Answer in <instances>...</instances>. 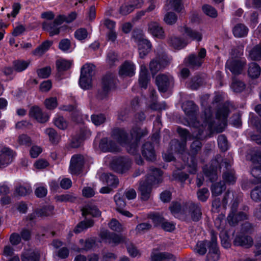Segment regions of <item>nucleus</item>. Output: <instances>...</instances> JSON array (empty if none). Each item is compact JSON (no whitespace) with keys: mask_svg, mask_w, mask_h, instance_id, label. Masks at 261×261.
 I'll list each match as a JSON object with an SVG mask.
<instances>
[{"mask_svg":"<svg viewBox=\"0 0 261 261\" xmlns=\"http://www.w3.org/2000/svg\"><path fill=\"white\" fill-rule=\"evenodd\" d=\"M101 239L102 241L109 244L117 245L125 241V238L115 233H111L108 230L101 231L100 234Z\"/></svg>","mask_w":261,"mask_h":261,"instance_id":"obj_16","label":"nucleus"},{"mask_svg":"<svg viewBox=\"0 0 261 261\" xmlns=\"http://www.w3.org/2000/svg\"><path fill=\"white\" fill-rule=\"evenodd\" d=\"M32 192L31 187L29 185H19L15 188V193L18 196H24Z\"/></svg>","mask_w":261,"mask_h":261,"instance_id":"obj_46","label":"nucleus"},{"mask_svg":"<svg viewBox=\"0 0 261 261\" xmlns=\"http://www.w3.org/2000/svg\"><path fill=\"white\" fill-rule=\"evenodd\" d=\"M206 55V50L204 48H200L197 51V55L192 54L184 60L185 64L192 69L199 68L204 62Z\"/></svg>","mask_w":261,"mask_h":261,"instance_id":"obj_7","label":"nucleus"},{"mask_svg":"<svg viewBox=\"0 0 261 261\" xmlns=\"http://www.w3.org/2000/svg\"><path fill=\"white\" fill-rule=\"evenodd\" d=\"M232 32L236 37H244L248 34V29L244 24L238 23L233 28Z\"/></svg>","mask_w":261,"mask_h":261,"instance_id":"obj_31","label":"nucleus"},{"mask_svg":"<svg viewBox=\"0 0 261 261\" xmlns=\"http://www.w3.org/2000/svg\"><path fill=\"white\" fill-rule=\"evenodd\" d=\"M242 230L244 231L243 228ZM244 231H245L244 230ZM252 238L248 235L245 234L244 232L237 234L233 241L234 245L237 246H242L245 248H249L253 245Z\"/></svg>","mask_w":261,"mask_h":261,"instance_id":"obj_17","label":"nucleus"},{"mask_svg":"<svg viewBox=\"0 0 261 261\" xmlns=\"http://www.w3.org/2000/svg\"><path fill=\"white\" fill-rule=\"evenodd\" d=\"M224 217V215H220L215 220V226L221 231L225 229L226 221Z\"/></svg>","mask_w":261,"mask_h":261,"instance_id":"obj_59","label":"nucleus"},{"mask_svg":"<svg viewBox=\"0 0 261 261\" xmlns=\"http://www.w3.org/2000/svg\"><path fill=\"white\" fill-rule=\"evenodd\" d=\"M168 253L153 252L151 255V261H164Z\"/></svg>","mask_w":261,"mask_h":261,"instance_id":"obj_64","label":"nucleus"},{"mask_svg":"<svg viewBox=\"0 0 261 261\" xmlns=\"http://www.w3.org/2000/svg\"><path fill=\"white\" fill-rule=\"evenodd\" d=\"M136 66L131 61H126L120 67L119 73L121 76L132 77L135 74Z\"/></svg>","mask_w":261,"mask_h":261,"instance_id":"obj_20","label":"nucleus"},{"mask_svg":"<svg viewBox=\"0 0 261 261\" xmlns=\"http://www.w3.org/2000/svg\"><path fill=\"white\" fill-rule=\"evenodd\" d=\"M182 108L187 116L191 120L195 118L196 113L198 111V107L192 101H188L184 103Z\"/></svg>","mask_w":261,"mask_h":261,"instance_id":"obj_23","label":"nucleus"},{"mask_svg":"<svg viewBox=\"0 0 261 261\" xmlns=\"http://www.w3.org/2000/svg\"><path fill=\"white\" fill-rule=\"evenodd\" d=\"M170 210L175 217L179 218L180 215L184 216L185 203L181 206L178 202H173L170 206Z\"/></svg>","mask_w":261,"mask_h":261,"instance_id":"obj_34","label":"nucleus"},{"mask_svg":"<svg viewBox=\"0 0 261 261\" xmlns=\"http://www.w3.org/2000/svg\"><path fill=\"white\" fill-rule=\"evenodd\" d=\"M169 3L168 6L170 7V9H173L177 12L181 11L183 8V5L181 3V0H168Z\"/></svg>","mask_w":261,"mask_h":261,"instance_id":"obj_53","label":"nucleus"},{"mask_svg":"<svg viewBox=\"0 0 261 261\" xmlns=\"http://www.w3.org/2000/svg\"><path fill=\"white\" fill-rule=\"evenodd\" d=\"M45 133L48 135L49 141L53 143H57L59 139V137L56 131L51 128L45 129Z\"/></svg>","mask_w":261,"mask_h":261,"instance_id":"obj_51","label":"nucleus"},{"mask_svg":"<svg viewBox=\"0 0 261 261\" xmlns=\"http://www.w3.org/2000/svg\"><path fill=\"white\" fill-rule=\"evenodd\" d=\"M177 130L179 135L182 138V140L179 141L177 139L172 140L170 142L171 150L174 152H178L179 153L184 155L185 157L187 155L190 156V161L189 157H187V161H185L184 159L183 160L186 165H187L188 168V172L191 174H195L197 171L195 158L190 155L188 153H185L186 146V140L189 136V133L186 129L181 127H178Z\"/></svg>","mask_w":261,"mask_h":261,"instance_id":"obj_3","label":"nucleus"},{"mask_svg":"<svg viewBox=\"0 0 261 261\" xmlns=\"http://www.w3.org/2000/svg\"><path fill=\"white\" fill-rule=\"evenodd\" d=\"M185 33L193 40L198 42L200 41L202 38V34L201 32L193 30L187 27H184Z\"/></svg>","mask_w":261,"mask_h":261,"instance_id":"obj_35","label":"nucleus"},{"mask_svg":"<svg viewBox=\"0 0 261 261\" xmlns=\"http://www.w3.org/2000/svg\"><path fill=\"white\" fill-rule=\"evenodd\" d=\"M138 3L135 4H124L122 5L119 9L120 14L125 15L131 13L135 9L141 7L143 1L142 0H138Z\"/></svg>","mask_w":261,"mask_h":261,"instance_id":"obj_28","label":"nucleus"},{"mask_svg":"<svg viewBox=\"0 0 261 261\" xmlns=\"http://www.w3.org/2000/svg\"><path fill=\"white\" fill-rule=\"evenodd\" d=\"M54 124L61 129H65L68 126L67 122L64 118L61 116H57L54 119Z\"/></svg>","mask_w":261,"mask_h":261,"instance_id":"obj_55","label":"nucleus"},{"mask_svg":"<svg viewBox=\"0 0 261 261\" xmlns=\"http://www.w3.org/2000/svg\"><path fill=\"white\" fill-rule=\"evenodd\" d=\"M229 109L227 107L223 106L220 108L216 114V119L212 118V112L210 109L204 111L203 122L199 125L198 121L193 122L196 127L193 133V137L196 140L191 145V152L196 154L201 149L202 144L199 140L205 139L207 136L210 137L213 133L222 132L227 125Z\"/></svg>","mask_w":261,"mask_h":261,"instance_id":"obj_1","label":"nucleus"},{"mask_svg":"<svg viewBox=\"0 0 261 261\" xmlns=\"http://www.w3.org/2000/svg\"><path fill=\"white\" fill-rule=\"evenodd\" d=\"M82 215L86 216L91 215L93 217H98L100 216V211L95 206L90 204H87L82 210Z\"/></svg>","mask_w":261,"mask_h":261,"instance_id":"obj_32","label":"nucleus"},{"mask_svg":"<svg viewBox=\"0 0 261 261\" xmlns=\"http://www.w3.org/2000/svg\"><path fill=\"white\" fill-rule=\"evenodd\" d=\"M155 83L160 92H166L174 86L173 77L170 74H160L156 76Z\"/></svg>","mask_w":261,"mask_h":261,"instance_id":"obj_8","label":"nucleus"},{"mask_svg":"<svg viewBox=\"0 0 261 261\" xmlns=\"http://www.w3.org/2000/svg\"><path fill=\"white\" fill-rule=\"evenodd\" d=\"M53 42L50 41H45L36 48L33 51L36 56H41L52 45Z\"/></svg>","mask_w":261,"mask_h":261,"instance_id":"obj_38","label":"nucleus"},{"mask_svg":"<svg viewBox=\"0 0 261 261\" xmlns=\"http://www.w3.org/2000/svg\"><path fill=\"white\" fill-rule=\"evenodd\" d=\"M30 116L35 118L40 123H45L48 120L49 116L42 112L38 107L35 106L31 108L29 112Z\"/></svg>","mask_w":261,"mask_h":261,"instance_id":"obj_21","label":"nucleus"},{"mask_svg":"<svg viewBox=\"0 0 261 261\" xmlns=\"http://www.w3.org/2000/svg\"><path fill=\"white\" fill-rule=\"evenodd\" d=\"M217 141L219 147L222 151H225L228 149L227 140L226 137L224 135H219Z\"/></svg>","mask_w":261,"mask_h":261,"instance_id":"obj_57","label":"nucleus"},{"mask_svg":"<svg viewBox=\"0 0 261 261\" xmlns=\"http://www.w3.org/2000/svg\"><path fill=\"white\" fill-rule=\"evenodd\" d=\"M246 64L245 59L231 58L227 61L225 67L233 74L238 75L242 73Z\"/></svg>","mask_w":261,"mask_h":261,"instance_id":"obj_13","label":"nucleus"},{"mask_svg":"<svg viewBox=\"0 0 261 261\" xmlns=\"http://www.w3.org/2000/svg\"><path fill=\"white\" fill-rule=\"evenodd\" d=\"M99 147L103 151L116 152L118 151V148L115 142L112 140H109L105 138L101 140Z\"/></svg>","mask_w":261,"mask_h":261,"instance_id":"obj_25","label":"nucleus"},{"mask_svg":"<svg viewBox=\"0 0 261 261\" xmlns=\"http://www.w3.org/2000/svg\"><path fill=\"white\" fill-rule=\"evenodd\" d=\"M149 81V75L147 68L144 65L140 66L139 84L141 88L146 89Z\"/></svg>","mask_w":261,"mask_h":261,"instance_id":"obj_27","label":"nucleus"},{"mask_svg":"<svg viewBox=\"0 0 261 261\" xmlns=\"http://www.w3.org/2000/svg\"><path fill=\"white\" fill-rule=\"evenodd\" d=\"M72 64V62L70 61L66 60H59L56 62V66L59 71H66L69 69Z\"/></svg>","mask_w":261,"mask_h":261,"instance_id":"obj_47","label":"nucleus"},{"mask_svg":"<svg viewBox=\"0 0 261 261\" xmlns=\"http://www.w3.org/2000/svg\"><path fill=\"white\" fill-rule=\"evenodd\" d=\"M248 218V214L246 212L238 213L230 212L227 216V221L230 226H235L240 221L247 220Z\"/></svg>","mask_w":261,"mask_h":261,"instance_id":"obj_18","label":"nucleus"},{"mask_svg":"<svg viewBox=\"0 0 261 261\" xmlns=\"http://www.w3.org/2000/svg\"><path fill=\"white\" fill-rule=\"evenodd\" d=\"M88 36V32L84 28H80L74 32L75 38L80 41L85 40Z\"/></svg>","mask_w":261,"mask_h":261,"instance_id":"obj_61","label":"nucleus"},{"mask_svg":"<svg viewBox=\"0 0 261 261\" xmlns=\"http://www.w3.org/2000/svg\"><path fill=\"white\" fill-rule=\"evenodd\" d=\"M230 87L234 92L240 93L244 90L246 85L243 82L233 78Z\"/></svg>","mask_w":261,"mask_h":261,"instance_id":"obj_36","label":"nucleus"},{"mask_svg":"<svg viewBox=\"0 0 261 261\" xmlns=\"http://www.w3.org/2000/svg\"><path fill=\"white\" fill-rule=\"evenodd\" d=\"M210 252L208 254V260H210V256L213 254L216 256V258L213 261H217L219 258V250L217 247V236L214 232H211V241L209 245Z\"/></svg>","mask_w":261,"mask_h":261,"instance_id":"obj_26","label":"nucleus"},{"mask_svg":"<svg viewBox=\"0 0 261 261\" xmlns=\"http://www.w3.org/2000/svg\"><path fill=\"white\" fill-rule=\"evenodd\" d=\"M94 222L92 220H87L80 222L74 228V232L79 233L83 230L93 226Z\"/></svg>","mask_w":261,"mask_h":261,"instance_id":"obj_37","label":"nucleus"},{"mask_svg":"<svg viewBox=\"0 0 261 261\" xmlns=\"http://www.w3.org/2000/svg\"><path fill=\"white\" fill-rule=\"evenodd\" d=\"M91 121L95 125L98 126L103 123L106 119L104 114H94L91 116Z\"/></svg>","mask_w":261,"mask_h":261,"instance_id":"obj_54","label":"nucleus"},{"mask_svg":"<svg viewBox=\"0 0 261 261\" xmlns=\"http://www.w3.org/2000/svg\"><path fill=\"white\" fill-rule=\"evenodd\" d=\"M141 151L142 155L146 160L153 161L155 159V152L152 143L150 142L144 143L142 146Z\"/></svg>","mask_w":261,"mask_h":261,"instance_id":"obj_22","label":"nucleus"},{"mask_svg":"<svg viewBox=\"0 0 261 261\" xmlns=\"http://www.w3.org/2000/svg\"><path fill=\"white\" fill-rule=\"evenodd\" d=\"M132 165V161L129 158L119 157L112 161L111 167L116 172L123 173L129 170Z\"/></svg>","mask_w":261,"mask_h":261,"instance_id":"obj_10","label":"nucleus"},{"mask_svg":"<svg viewBox=\"0 0 261 261\" xmlns=\"http://www.w3.org/2000/svg\"><path fill=\"white\" fill-rule=\"evenodd\" d=\"M54 207L53 205H47L36 211V215L40 217H47L54 214Z\"/></svg>","mask_w":261,"mask_h":261,"instance_id":"obj_41","label":"nucleus"},{"mask_svg":"<svg viewBox=\"0 0 261 261\" xmlns=\"http://www.w3.org/2000/svg\"><path fill=\"white\" fill-rule=\"evenodd\" d=\"M135 41L138 45L139 56L141 58H144L151 48V44L149 41L144 38L142 34L133 35Z\"/></svg>","mask_w":261,"mask_h":261,"instance_id":"obj_12","label":"nucleus"},{"mask_svg":"<svg viewBox=\"0 0 261 261\" xmlns=\"http://www.w3.org/2000/svg\"><path fill=\"white\" fill-rule=\"evenodd\" d=\"M147 134L146 129H141L138 127H135L131 129L129 136L124 128L115 127L112 130L111 137L114 141L124 146L129 153L136 154L141 138Z\"/></svg>","mask_w":261,"mask_h":261,"instance_id":"obj_2","label":"nucleus"},{"mask_svg":"<svg viewBox=\"0 0 261 261\" xmlns=\"http://www.w3.org/2000/svg\"><path fill=\"white\" fill-rule=\"evenodd\" d=\"M220 159V157L218 156L217 159L212 161L211 165L208 168L207 166L204 167L203 169L204 174L208 178L210 181L214 182L218 178L217 173L218 166H223V164H225L227 171L223 173V179L226 183L233 184L236 182V177L234 170L230 169L231 165V162H227L226 160H225L220 165L219 164V160Z\"/></svg>","mask_w":261,"mask_h":261,"instance_id":"obj_5","label":"nucleus"},{"mask_svg":"<svg viewBox=\"0 0 261 261\" xmlns=\"http://www.w3.org/2000/svg\"><path fill=\"white\" fill-rule=\"evenodd\" d=\"M63 17L61 15L58 16L53 22L45 21L42 23V28L44 30L49 33L50 36H53L59 34L60 27L63 23Z\"/></svg>","mask_w":261,"mask_h":261,"instance_id":"obj_14","label":"nucleus"},{"mask_svg":"<svg viewBox=\"0 0 261 261\" xmlns=\"http://www.w3.org/2000/svg\"><path fill=\"white\" fill-rule=\"evenodd\" d=\"M162 171L159 169L152 167L149 168L145 179L140 182L138 191L141 200L147 201L150 198L152 187L162 182Z\"/></svg>","mask_w":261,"mask_h":261,"instance_id":"obj_4","label":"nucleus"},{"mask_svg":"<svg viewBox=\"0 0 261 261\" xmlns=\"http://www.w3.org/2000/svg\"><path fill=\"white\" fill-rule=\"evenodd\" d=\"M202 83L201 78L199 76H196L191 79L188 83V86L192 90L197 89Z\"/></svg>","mask_w":261,"mask_h":261,"instance_id":"obj_60","label":"nucleus"},{"mask_svg":"<svg viewBox=\"0 0 261 261\" xmlns=\"http://www.w3.org/2000/svg\"><path fill=\"white\" fill-rule=\"evenodd\" d=\"M92 77L81 73L79 84L82 88L87 89L91 87Z\"/></svg>","mask_w":261,"mask_h":261,"instance_id":"obj_48","label":"nucleus"},{"mask_svg":"<svg viewBox=\"0 0 261 261\" xmlns=\"http://www.w3.org/2000/svg\"><path fill=\"white\" fill-rule=\"evenodd\" d=\"M261 72L260 66L256 63L251 62L248 65V74L252 79L259 77Z\"/></svg>","mask_w":261,"mask_h":261,"instance_id":"obj_33","label":"nucleus"},{"mask_svg":"<svg viewBox=\"0 0 261 261\" xmlns=\"http://www.w3.org/2000/svg\"><path fill=\"white\" fill-rule=\"evenodd\" d=\"M168 42L170 45L177 49H180L187 45L184 41L177 37H171Z\"/></svg>","mask_w":261,"mask_h":261,"instance_id":"obj_40","label":"nucleus"},{"mask_svg":"<svg viewBox=\"0 0 261 261\" xmlns=\"http://www.w3.org/2000/svg\"><path fill=\"white\" fill-rule=\"evenodd\" d=\"M114 200L116 204V210L118 212L125 206V202L123 196L120 193H117L114 196Z\"/></svg>","mask_w":261,"mask_h":261,"instance_id":"obj_50","label":"nucleus"},{"mask_svg":"<svg viewBox=\"0 0 261 261\" xmlns=\"http://www.w3.org/2000/svg\"><path fill=\"white\" fill-rule=\"evenodd\" d=\"M226 189L225 185L223 182H219L213 184L211 187L212 195L217 196L220 195Z\"/></svg>","mask_w":261,"mask_h":261,"instance_id":"obj_42","label":"nucleus"},{"mask_svg":"<svg viewBox=\"0 0 261 261\" xmlns=\"http://www.w3.org/2000/svg\"><path fill=\"white\" fill-rule=\"evenodd\" d=\"M177 16L173 12H169L165 14L164 21L168 24H173L177 21Z\"/></svg>","mask_w":261,"mask_h":261,"instance_id":"obj_63","label":"nucleus"},{"mask_svg":"<svg viewBox=\"0 0 261 261\" xmlns=\"http://www.w3.org/2000/svg\"><path fill=\"white\" fill-rule=\"evenodd\" d=\"M202 10L204 14L211 17L216 18L217 16V11L210 5H204L202 7Z\"/></svg>","mask_w":261,"mask_h":261,"instance_id":"obj_58","label":"nucleus"},{"mask_svg":"<svg viewBox=\"0 0 261 261\" xmlns=\"http://www.w3.org/2000/svg\"><path fill=\"white\" fill-rule=\"evenodd\" d=\"M252 199L256 202L261 201V187L257 186L251 192Z\"/></svg>","mask_w":261,"mask_h":261,"instance_id":"obj_62","label":"nucleus"},{"mask_svg":"<svg viewBox=\"0 0 261 261\" xmlns=\"http://www.w3.org/2000/svg\"><path fill=\"white\" fill-rule=\"evenodd\" d=\"M95 66L92 64L87 63L81 68V73L92 77L94 74Z\"/></svg>","mask_w":261,"mask_h":261,"instance_id":"obj_49","label":"nucleus"},{"mask_svg":"<svg viewBox=\"0 0 261 261\" xmlns=\"http://www.w3.org/2000/svg\"><path fill=\"white\" fill-rule=\"evenodd\" d=\"M249 58L252 60H261V44L255 46L249 52Z\"/></svg>","mask_w":261,"mask_h":261,"instance_id":"obj_43","label":"nucleus"},{"mask_svg":"<svg viewBox=\"0 0 261 261\" xmlns=\"http://www.w3.org/2000/svg\"><path fill=\"white\" fill-rule=\"evenodd\" d=\"M118 62L117 55L113 50L109 51L107 55L106 62L110 67L115 66Z\"/></svg>","mask_w":261,"mask_h":261,"instance_id":"obj_45","label":"nucleus"},{"mask_svg":"<svg viewBox=\"0 0 261 261\" xmlns=\"http://www.w3.org/2000/svg\"><path fill=\"white\" fill-rule=\"evenodd\" d=\"M107 184L109 187L115 188L118 184V179L112 174H107L105 175Z\"/></svg>","mask_w":261,"mask_h":261,"instance_id":"obj_56","label":"nucleus"},{"mask_svg":"<svg viewBox=\"0 0 261 261\" xmlns=\"http://www.w3.org/2000/svg\"><path fill=\"white\" fill-rule=\"evenodd\" d=\"M40 255L38 252L33 250H25L22 253V261H39Z\"/></svg>","mask_w":261,"mask_h":261,"instance_id":"obj_29","label":"nucleus"},{"mask_svg":"<svg viewBox=\"0 0 261 261\" xmlns=\"http://www.w3.org/2000/svg\"><path fill=\"white\" fill-rule=\"evenodd\" d=\"M149 68L152 74H155L158 71L164 68L161 61L158 60H153L150 63Z\"/></svg>","mask_w":261,"mask_h":261,"instance_id":"obj_52","label":"nucleus"},{"mask_svg":"<svg viewBox=\"0 0 261 261\" xmlns=\"http://www.w3.org/2000/svg\"><path fill=\"white\" fill-rule=\"evenodd\" d=\"M116 81L114 74L107 73L102 79L101 89L98 92V97L101 99L106 97L109 92L116 88Z\"/></svg>","mask_w":261,"mask_h":261,"instance_id":"obj_6","label":"nucleus"},{"mask_svg":"<svg viewBox=\"0 0 261 261\" xmlns=\"http://www.w3.org/2000/svg\"><path fill=\"white\" fill-rule=\"evenodd\" d=\"M30 64L29 61L21 60H15L13 62L14 69L17 72H21L25 70Z\"/></svg>","mask_w":261,"mask_h":261,"instance_id":"obj_39","label":"nucleus"},{"mask_svg":"<svg viewBox=\"0 0 261 261\" xmlns=\"http://www.w3.org/2000/svg\"><path fill=\"white\" fill-rule=\"evenodd\" d=\"M79 243L82 246L81 248H74V250L77 252H81L82 250L88 251L92 249L95 244V240L92 238H88L86 240L81 239Z\"/></svg>","mask_w":261,"mask_h":261,"instance_id":"obj_30","label":"nucleus"},{"mask_svg":"<svg viewBox=\"0 0 261 261\" xmlns=\"http://www.w3.org/2000/svg\"><path fill=\"white\" fill-rule=\"evenodd\" d=\"M76 197L73 194L69 193L58 195L55 197L56 200L59 202H73L76 200Z\"/></svg>","mask_w":261,"mask_h":261,"instance_id":"obj_44","label":"nucleus"},{"mask_svg":"<svg viewBox=\"0 0 261 261\" xmlns=\"http://www.w3.org/2000/svg\"><path fill=\"white\" fill-rule=\"evenodd\" d=\"M148 31L154 37L163 39L165 37L164 31L156 22H151L148 24Z\"/></svg>","mask_w":261,"mask_h":261,"instance_id":"obj_24","label":"nucleus"},{"mask_svg":"<svg viewBox=\"0 0 261 261\" xmlns=\"http://www.w3.org/2000/svg\"><path fill=\"white\" fill-rule=\"evenodd\" d=\"M253 163L251 173L255 178V183H261V149L257 150L251 157Z\"/></svg>","mask_w":261,"mask_h":261,"instance_id":"obj_11","label":"nucleus"},{"mask_svg":"<svg viewBox=\"0 0 261 261\" xmlns=\"http://www.w3.org/2000/svg\"><path fill=\"white\" fill-rule=\"evenodd\" d=\"M84 162V158L82 155H73L70 160V172L72 174H79L82 172Z\"/></svg>","mask_w":261,"mask_h":261,"instance_id":"obj_15","label":"nucleus"},{"mask_svg":"<svg viewBox=\"0 0 261 261\" xmlns=\"http://www.w3.org/2000/svg\"><path fill=\"white\" fill-rule=\"evenodd\" d=\"M14 153L10 148L4 147L0 151V168L8 166L13 160Z\"/></svg>","mask_w":261,"mask_h":261,"instance_id":"obj_19","label":"nucleus"},{"mask_svg":"<svg viewBox=\"0 0 261 261\" xmlns=\"http://www.w3.org/2000/svg\"><path fill=\"white\" fill-rule=\"evenodd\" d=\"M184 212L185 216L190 217L193 221H198L201 218L202 212L200 204L192 201L185 203Z\"/></svg>","mask_w":261,"mask_h":261,"instance_id":"obj_9","label":"nucleus"}]
</instances>
